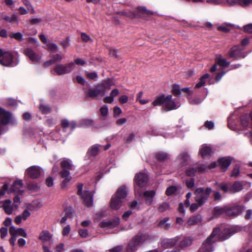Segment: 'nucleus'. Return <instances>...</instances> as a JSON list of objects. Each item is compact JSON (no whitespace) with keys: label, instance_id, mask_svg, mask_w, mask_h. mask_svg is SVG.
<instances>
[{"label":"nucleus","instance_id":"obj_27","mask_svg":"<svg viewBox=\"0 0 252 252\" xmlns=\"http://www.w3.org/2000/svg\"><path fill=\"white\" fill-rule=\"evenodd\" d=\"M98 85L100 88L103 89L104 90V94L105 95L106 90H109L110 89L111 86L113 85V82L110 80H106L103 81L101 84Z\"/></svg>","mask_w":252,"mask_h":252},{"label":"nucleus","instance_id":"obj_8","mask_svg":"<svg viewBox=\"0 0 252 252\" xmlns=\"http://www.w3.org/2000/svg\"><path fill=\"white\" fill-rule=\"evenodd\" d=\"M13 56L8 52H4L0 49V64L3 66H8L11 64Z\"/></svg>","mask_w":252,"mask_h":252},{"label":"nucleus","instance_id":"obj_48","mask_svg":"<svg viewBox=\"0 0 252 252\" xmlns=\"http://www.w3.org/2000/svg\"><path fill=\"white\" fill-rule=\"evenodd\" d=\"M169 208V206L167 203H163L159 206L158 208V210L160 212H163L168 210Z\"/></svg>","mask_w":252,"mask_h":252},{"label":"nucleus","instance_id":"obj_61","mask_svg":"<svg viewBox=\"0 0 252 252\" xmlns=\"http://www.w3.org/2000/svg\"><path fill=\"white\" fill-rule=\"evenodd\" d=\"M127 121V120L126 118H123L119 119L116 121V124L118 126H122L125 124Z\"/></svg>","mask_w":252,"mask_h":252},{"label":"nucleus","instance_id":"obj_39","mask_svg":"<svg viewBox=\"0 0 252 252\" xmlns=\"http://www.w3.org/2000/svg\"><path fill=\"white\" fill-rule=\"evenodd\" d=\"M215 214L216 215H227V207H216L215 208Z\"/></svg>","mask_w":252,"mask_h":252},{"label":"nucleus","instance_id":"obj_13","mask_svg":"<svg viewBox=\"0 0 252 252\" xmlns=\"http://www.w3.org/2000/svg\"><path fill=\"white\" fill-rule=\"evenodd\" d=\"M219 165L222 171H225L232 162V158L230 157L220 158L219 160Z\"/></svg>","mask_w":252,"mask_h":252},{"label":"nucleus","instance_id":"obj_38","mask_svg":"<svg viewBox=\"0 0 252 252\" xmlns=\"http://www.w3.org/2000/svg\"><path fill=\"white\" fill-rule=\"evenodd\" d=\"M168 218H164L162 220H160L159 222L158 225L161 228H163L164 229H168L170 227V224L166 223L168 221Z\"/></svg>","mask_w":252,"mask_h":252},{"label":"nucleus","instance_id":"obj_58","mask_svg":"<svg viewBox=\"0 0 252 252\" xmlns=\"http://www.w3.org/2000/svg\"><path fill=\"white\" fill-rule=\"evenodd\" d=\"M199 206H200L199 205L198 203H197V202L191 204L189 206V209H190V211L194 212L197 209V208H198Z\"/></svg>","mask_w":252,"mask_h":252},{"label":"nucleus","instance_id":"obj_50","mask_svg":"<svg viewBox=\"0 0 252 252\" xmlns=\"http://www.w3.org/2000/svg\"><path fill=\"white\" fill-rule=\"evenodd\" d=\"M240 174V168L239 166L238 165H236L233 168L231 176L234 177H237L239 176Z\"/></svg>","mask_w":252,"mask_h":252},{"label":"nucleus","instance_id":"obj_53","mask_svg":"<svg viewBox=\"0 0 252 252\" xmlns=\"http://www.w3.org/2000/svg\"><path fill=\"white\" fill-rule=\"evenodd\" d=\"M10 36L18 40H20L22 38V34L20 32L12 33Z\"/></svg>","mask_w":252,"mask_h":252},{"label":"nucleus","instance_id":"obj_56","mask_svg":"<svg viewBox=\"0 0 252 252\" xmlns=\"http://www.w3.org/2000/svg\"><path fill=\"white\" fill-rule=\"evenodd\" d=\"M0 237L3 239L7 234V229L5 227H2L0 229Z\"/></svg>","mask_w":252,"mask_h":252},{"label":"nucleus","instance_id":"obj_60","mask_svg":"<svg viewBox=\"0 0 252 252\" xmlns=\"http://www.w3.org/2000/svg\"><path fill=\"white\" fill-rule=\"evenodd\" d=\"M208 169V167L205 165H200L198 168L199 172L203 173Z\"/></svg>","mask_w":252,"mask_h":252},{"label":"nucleus","instance_id":"obj_19","mask_svg":"<svg viewBox=\"0 0 252 252\" xmlns=\"http://www.w3.org/2000/svg\"><path fill=\"white\" fill-rule=\"evenodd\" d=\"M165 108L166 111H170L178 108L175 102L172 100V96L168 95L165 97Z\"/></svg>","mask_w":252,"mask_h":252},{"label":"nucleus","instance_id":"obj_41","mask_svg":"<svg viewBox=\"0 0 252 252\" xmlns=\"http://www.w3.org/2000/svg\"><path fill=\"white\" fill-rule=\"evenodd\" d=\"M39 109L40 111L43 114H48L51 112V108L47 105L40 104Z\"/></svg>","mask_w":252,"mask_h":252},{"label":"nucleus","instance_id":"obj_62","mask_svg":"<svg viewBox=\"0 0 252 252\" xmlns=\"http://www.w3.org/2000/svg\"><path fill=\"white\" fill-rule=\"evenodd\" d=\"M61 125L63 128H65L69 126V122L67 119H63L62 120Z\"/></svg>","mask_w":252,"mask_h":252},{"label":"nucleus","instance_id":"obj_25","mask_svg":"<svg viewBox=\"0 0 252 252\" xmlns=\"http://www.w3.org/2000/svg\"><path fill=\"white\" fill-rule=\"evenodd\" d=\"M177 239H164L162 241L161 245L162 247L168 248L174 246L177 243Z\"/></svg>","mask_w":252,"mask_h":252},{"label":"nucleus","instance_id":"obj_43","mask_svg":"<svg viewBox=\"0 0 252 252\" xmlns=\"http://www.w3.org/2000/svg\"><path fill=\"white\" fill-rule=\"evenodd\" d=\"M241 123L244 127H247L249 126V121L247 116H242L241 118Z\"/></svg>","mask_w":252,"mask_h":252},{"label":"nucleus","instance_id":"obj_18","mask_svg":"<svg viewBox=\"0 0 252 252\" xmlns=\"http://www.w3.org/2000/svg\"><path fill=\"white\" fill-rule=\"evenodd\" d=\"M9 233L11 235H14L16 237L17 236H21L26 238L27 234L25 230L22 228H16L13 226H11L9 229Z\"/></svg>","mask_w":252,"mask_h":252},{"label":"nucleus","instance_id":"obj_54","mask_svg":"<svg viewBox=\"0 0 252 252\" xmlns=\"http://www.w3.org/2000/svg\"><path fill=\"white\" fill-rule=\"evenodd\" d=\"M78 233L82 238H86L88 236V232L86 229H80L78 231Z\"/></svg>","mask_w":252,"mask_h":252},{"label":"nucleus","instance_id":"obj_57","mask_svg":"<svg viewBox=\"0 0 252 252\" xmlns=\"http://www.w3.org/2000/svg\"><path fill=\"white\" fill-rule=\"evenodd\" d=\"M186 172L188 175L191 176L194 175L196 172V170L194 168H189L187 170Z\"/></svg>","mask_w":252,"mask_h":252},{"label":"nucleus","instance_id":"obj_22","mask_svg":"<svg viewBox=\"0 0 252 252\" xmlns=\"http://www.w3.org/2000/svg\"><path fill=\"white\" fill-rule=\"evenodd\" d=\"M127 189L126 186H124L117 189L115 196L124 201L127 196Z\"/></svg>","mask_w":252,"mask_h":252},{"label":"nucleus","instance_id":"obj_21","mask_svg":"<svg viewBox=\"0 0 252 252\" xmlns=\"http://www.w3.org/2000/svg\"><path fill=\"white\" fill-rule=\"evenodd\" d=\"M124 201L122 199L113 196L110 202V207L113 210H118L122 206Z\"/></svg>","mask_w":252,"mask_h":252},{"label":"nucleus","instance_id":"obj_40","mask_svg":"<svg viewBox=\"0 0 252 252\" xmlns=\"http://www.w3.org/2000/svg\"><path fill=\"white\" fill-rule=\"evenodd\" d=\"M156 158L159 160H164L168 158L166 153L162 152H159L156 154Z\"/></svg>","mask_w":252,"mask_h":252},{"label":"nucleus","instance_id":"obj_55","mask_svg":"<svg viewBox=\"0 0 252 252\" xmlns=\"http://www.w3.org/2000/svg\"><path fill=\"white\" fill-rule=\"evenodd\" d=\"M244 29L245 32L252 33V24H249L245 26Z\"/></svg>","mask_w":252,"mask_h":252},{"label":"nucleus","instance_id":"obj_2","mask_svg":"<svg viewBox=\"0 0 252 252\" xmlns=\"http://www.w3.org/2000/svg\"><path fill=\"white\" fill-rule=\"evenodd\" d=\"M61 166L62 171L60 172V174L61 177L64 178L62 182V186L64 187L71 179L69 170L73 169V166L71 164V161L67 159L62 161L61 162Z\"/></svg>","mask_w":252,"mask_h":252},{"label":"nucleus","instance_id":"obj_44","mask_svg":"<svg viewBox=\"0 0 252 252\" xmlns=\"http://www.w3.org/2000/svg\"><path fill=\"white\" fill-rule=\"evenodd\" d=\"M100 113L101 116L103 118V119H105V118L107 116L108 114V109L107 106H103L100 108Z\"/></svg>","mask_w":252,"mask_h":252},{"label":"nucleus","instance_id":"obj_1","mask_svg":"<svg viewBox=\"0 0 252 252\" xmlns=\"http://www.w3.org/2000/svg\"><path fill=\"white\" fill-rule=\"evenodd\" d=\"M220 232L219 228L214 229L211 234L203 243L201 247L197 252H211L213 251L212 247L213 243L217 240L223 241L228 238L229 234L231 233V230L230 229H225L224 231L220 234H219Z\"/></svg>","mask_w":252,"mask_h":252},{"label":"nucleus","instance_id":"obj_49","mask_svg":"<svg viewBox=\"0 0 252 252\" xmlns=\"http://www.w3.org/2000/svg\"><path fill=\"white\" fill-rule=\"evenodd\" d=\"M177 190V189L174 186H171L168 188L166 190V194L167 195L173 194Z\"/></svg>","mask_w":252,"mask_h":252},{"label":"nucleus","instance_id":"obj_12","mask_svg":"<svg viewBox=\"0 0 252 252\" xmlns=\"http://www.w3.org/2000/svg\"><path fill=\"white\" fill-rule=\"evenodd\" d=\"M23 53L32 62H37L41 59V57L35 53L34 51L31 48H27L25 49Z\"/></svg>","mask_w":252,"mask_h":252},{"label":"nucleus","instance_id":"obj_4","mask_svg":"<svg viewBox=\"0 0 252 252\" xmlns=\"http://www.w3.org/2000/svg\"><path fill=\"white\" fill-rule=\"evenodd\" d=\"M219 187L224 192L232 194L239 192L243 189V184L238 181H235L229 187L226 184L221 183L219 185Z\"/></svg>","mask_w":252,"mask_h":252},{"label":"nucleus","instance_id":"obj_36","mask_svg":"<svg viewBox=\"0 0 252 252\" xmlns=\"http://www.w3.org/2000/svg\"><path fill=\"white\" fill-rule=\"evenodd\" d=\"M138 10L140 14L143 17L153 15V13L147 10L145 7H138Z\"/></svg>","mask_w":252,"mask_h":252},{"label":"nucleus","instance_id":"obj_34","mask_svg":"<svg viewBox=\"0 0 252 252\" xmlns=\"http://www.w3.org/2000/svg\"><path fill=\"white\" fill-rule=\"evenodd\" d=\"M94 122L92 119H85L82 120L79 123L81 127H87L93 126Z\"/></svg>","mask_w":252,"mask_h":252},{"label":"nucleus","instance_id":"obj_28","mask_svg":"<svg viewBox=\"0 0 252 252\" xmlns=\"http://www.w3.org/2000/svg\"><path fill=\"white\" fill-rule=\"evenodd\" d=\"M51 238V235L48 231H42L39 236V239L43 242L49 241Z\"/></svg>","mask_w":252,"mask_h":252},{"label":"nucleus","instance_id":"obj_9","mask_svg":"<svg viewBox=\"0 0 252 252\" xmlns=\"http://www.w3.org/2000/svg\"><path fill=\"white\" fill-rule=\"evenodd\" d=\"M245 210V207L242 205L227 207V216L229 217H236L239 215Z\"/></svg>","mask_w":252,"mask_h":252},{"label":"nucleus","instance_id":"obj_63","mask_svg":"<svg viewBox=\"0 0 252 252\" xmlns=\"http://www.w3.org/2000/svg\"><path fill=\"white\" fill-rule=\"evenodd\" d=\"M70 231V227L69 225H67L64 227L62 234L63 235L65 236L69 234Z\"/></svg>","mask_w":252,"mask_h":252},{"label":"nucleus","instance_id":"obj_6","mask_svg":"<svg viewBox=\"0 0 252 252\" xmlns=\"http://www.w3.org/2000/svg\"><path fill=\"white\" fill-rule=\"evenodd\" d=\"M148 181L147 175L143 173H139L134 177V189L136 192L139 193L140 189L144 187Z\"/></svg>","mask_w":252,"mask_h":252},{"label":"nucleus","instance_id":"obj_51","mask_svg":"<svg viewBox=\"0 0 252 252\" xmlns=\"http://www.w3.org/2000/svg\"><path fill=\"white\" fill-rule=\"evenodd\" d=\"M24 5L27 6L28 9L33 14L35 13V10H34L33 7H32V6L31 4V3L28 0H25L24 1Z\"/></svg>","mask_w":252,"mask_h":252},{"label":"nucleus","instance_id":"obj_16","mask_svg":"<svg viewBox=\"0 0 252 252\" xmlns=\"http://www.w3.org/2000/svg\"><path fill=\"white\" fill-rule=\"evenodd\" d=\"M87 95L91 97H95L98 95L103 96L104 95V90L100 88L99 85H97L95 89H89L87 93Z\"/></svg>","mask_w":252,"mask_h":252},{"label":"nucleus","instance_id":"obj_37","mask_svg":"<svg viewBox=\"0 0 252 252\" xmlns=\"http://www.w3.org/2000/svg\"><path fill=\"white\" fill-rule=\"evenodd\" d=\"M165 97L166 96H165L164 95L157 97V98L153 102V105L158 106L160 105L163 103H165Z\"/></svg>","mask_w":252,"mask_h":252},{"label":"nucleus","instance_id":"obj_42","mask_svg":"<svg viewBox=\"0 0 252 252\" xmlns=\"http://www.w3.org/2000/svg\"><path fill=\"white\" fill-rule=\"evenodd\" d=\"M230 24H224L218 27V30L224 32H228L230 31Z\"/></svg>","mask_w":252,"mask_h":252},{"label":"nucleus","instance_id":"obj_33","mask_svg":"<svg viewBox=\"0 0 252 252\" xmlns=\"http://www.w3.org/2000/svg\"><path fill=\"white\" fill-rule=\"evenodd\" d=\"M210 75L206 73L202 76L199 79V82L197 83L195 86V88H200L205 85L206 80L209 78Z\"/></svg>","mask_w":252,"mask_h":252},{"label":"nucleus","instance_id":"obj_30","mask_svg":"<svg viewBox=\"0 0 252 252\" xmlns=\"http://www.w3.org/2000/svg\"><path fill=\"white\" fill-rule=\"evenodd\" d=\"M99 147L100 145H94L89 148L88 154L91 156H95L99 152Z\"/></svg>","mask_w":252,"mask_h":252},{"label":"nucleus","instance_id":"obj_15","mask_svg":"<svg viewBox=\"0 0 252 252\" xmlns=\"http://www.w3.org/2000/svg\"><path fill=\"white\" fill-rule=\"evenodd\" d=\"M225 2L231 6L239 5L245 7L252 4V0H225Z\"/></svg>","mask_w":252,"mask_h":252},{"label":"nucleus","instance_id":"obj_23","mask_svg":"<svg viewBox=\"0 0 252 252\" xmlns=\"http://www.w3.org/2000/svg\"><path fill=\"white\" fill-rule=\"evenodd\" d=\"M199 153L202 157H205L208 156H211L213 152L210 146L207 145H203L200 149Z\"/></svg>","mask_w":252,"mask_h":252},{"label":"nucleus","instance_id":"obj_24","mask_svg":"<svg viewBox=\"0 0 252 252\" xmlns=\"http://www.w3.org/2000/svg\"><path fill=\"white\" fill-rule=\"evenodd\" d=\"M143 242V237L141 235H136L131 241V244L129 245V248H131L132 250H134V247L135 246L138 245Z\"/></svg>","mask_w":252,"mask_h":252},{"label":"nucleus","instance_id":"obj_46","mask_svg":"<svg viewBox=\"0 0 252 252\" xmlns=\"http://www.w3.org/2000/svg\"><path fill=\"white\" fill-rule=\"evenodd\" d=\"M207 3L214 5L224 4L225 0H206Z\"/></svg>","mask_w":252,"mask_h":252},{"label":"nucleus","instance_id":"obj_45","mask_svg":"<svg viewBox=\"0 0 252 252\" xmlns=\"http://www.w3.org/2000/svg\"><path fill=\"white\" fill-rule=\"evenodd\" d=\"M189 158V157L188 155H187V154H183L179 156L178 159L179 160V162L183 163V165H184L183 163L187 161Z\"/></svg>","mask_w":252,"mask_h":252},{"label":"nucleus","instance_id":"obj_32","mask_svg":"<svg viewBox=\"0 0 252 252\" xmlns=\"http://www.w3.org/2000/svg\"><path fill=\"white\" fill-rule=\"evenodd\" d=\"M201 221V218L199 216H193L188 221L186 225L188 226L197 224Z\"/></svg>","mask_w":252,"mask_h":252},{"label":"nucleus","instance_id":"obj_47","mask_svg":"<svg viewBox=\"0 0 252 252\" xmlns=\"http://www.w3.org/2000/svg\"><path fill=\"white\" fill-rule=\"evenodd\" d=\"M172 93L176 96H179L181 94V90L178 85H174L173 86Z\"/></svg>","mask_w":252,"mask_h":252},{"label":"nucleus","instance_id":"obj_17","mask_svg":"<svg viewBox=\"0 0 252 252\" xmlns=\"http://www.w3.org/2000/svg\"><path fill=\"white\" fill-rule=\"evenodd\" d=\"M23 183L22 180H16L12 187L8 190V193L15 192L19 194H22L23 191L20 189L23 187Z\"/></svg>","mask_w":252,"mask_h":252},{"label":"nucleus","instance_id":"obj_26","mask_svg":"<svg viewBox=\"0 0 252 252\" xmlns=\"http://www.w3.org/2000/svg\"><path fill=\"white\" fill-rule=\"evenodd\" d=\"M144 195L146 203L149 204H151L153 198L155 195V191L154 190L146 191L144 192Z\"/></svg>","mask_w":252,"mask_h":252},{"label":"nucleus","instance_id":"obj_10","mask_svg":"<svg viewBox=\"0 0 252 252\" xmlns=\"http://www.w3.org/2000/svg\"><path fill=\"white\" fill-rule=\"evenodd\" d=\"M41 173V168L39 166H32L28 168L25 172L27 176L32 178H38Z\"/></svg>","mask_w":252,"mask_h":252},{"label":"nucleus","instance_id":"obj_31","mask_svg":"<svg viewBox=\"0 0 252 252\" xmlns=\"http://www.w3.org/2000/svg\"><path fill=\"white\" fill-rule=\"evenodd\" d=\"M193 241V239L190 237H185L180 243V246L181 248L187 247L190 246Z\"/></svg>","mask_w":252,"mask_h":252},{"label":"nucleus","instance_id":"obj_14","mask_svg":"<svg viewBox=\"0 0 252 252\" xmlns=\"http://www.w3.org/2000/svg\"><path fill=\"white\" fill-rule=\"evenodd\" d=\"M243 49L240 48L239 45H235L230 49L228 55L230 58L236 60L238 59L241 57V51Z\"/></svg>","mask_w":252,"mask_h":252},{"label":"nucleus","instance_id":"obj_64","mask_svg":"<svg viewBox=\"0 0 252 252\" xmlns=\"http://www.w3.org/2000/svg\"><path fill=\"white\" fill-rule=\"evenodd\" d=\"M123 249V247L121 246H118L113 248L110 250V252H120Z\"/></svg>","mask_w":252,"mask_h":252},{"label":"nucleus","instance_id":"obj_3","mask_svg":"<svg viewBox=\"0 0 252 252\" xmlns=\"http://www.w3.org/2000/svg\"><path fill=\"white\" fill-rule=\"evenodd\" d=\"M212 189L210 188L204 189L203 188H197L195 191V201L199 205H203L208 199Z\"/></svg>","mask_w":252,"mask_h":252},{"label":"nucleus","instance_id":"obj_7","mask_svg":"<svg viewBox=\"0 0 252 252\" xmlns=\"http://www.w3.org/2000/svg\"><path fill=\"white\" fill-rule=\"evenodd\" d=\"M82 189L83 185H79L78 186V193L82 196L85 205L88 207L92 206L93 202L92 192L84 191L82 193Z\"/></svg>","mask_w":252,"mask_h":252},{"label":"nucleus","instance_id":"obj_59","mask_svg":"<svg viewBox=\"0 0 252 252\" xmlns=\"http://www.w3.org/2000/svg\"><path fill=\"white\" fill-rule=\"evenodd\" d=\"M86 75L90 79H94L97 77V74L95 72H88L86 73Z\"/></svg>","mask_w":252,"mask_h":252},{"label":"nucleus","instance_id":"obj_20","mask_svg":"<svg viewBox=\"0 0 252 252\" xmlns=\"http://www.w3.org/2000/svg\"><path fill=\"white\" fill-rule=\"evenodd\" d=\"M120 222V219L117 218L114 219V220L109 221H102L99 226L102 228L108 227L109 228H113L117 226Z\"/></svg>","mask_w":252,"mask_h":252},{"label":"nucleus","instance_id":"obj_11","mask_svg":"<svg viewBox=\"0 0 252 252\" xmlns=\"http://www.w3.org/2000/svg\"><path fill=\"white\" fill-rule=\"evenodd\" d=\"M2 208L6 214L11 215L13 211L17 208V206L13 204L10 200H6L3 203Z\"/></svg>","mask_w":252,"mask_h":252},{"label":"nucleus","instance_id":"obj_35","mask_svg":"<svg viewBox=\"0 0 252 252\" xmlns=\"http://www.w3.org/2000/svg\"><path fill=\"white\" fill-rule=\"evenodd\" d=\"M2 18L5 21L10 23H13L14 22H16L18 21V17L16 15L13 14L10 17H9L7 15L2 16Z\"/></svg>","mask_w":252,"mask_h":252},{"label":"nucleus","instance_id":"obj_52","mask_svg":"<svg viewBox=\"0 0 252 252\" xmlns=\"http://www.w3.org/2000/svg\"><path fill=\"white\" fill-rule=\"evenodd\" d=\"M63 58V55H61L60 54H57L52 57V60L54 63L56 62H60L62 60Z\"/></svg>","mask_w":252,"mask_h":252},{"label":"nucleus","instance_id":"obj_5","mask_svg":"<svg viewBox=\"0 0 252 252\" xmlns=\"http://www.w3.org/2000/svg\"><path fill=\"white\" fill-rule=\"evenodd\" d=\"M75 67V64L73 62H70L66 65L58 64L54 68L52 73H56L58 75H63L70 73Z\"/></svg>","mask_w":252,"mask_h":252},{"label":"nucleus","instance_id":"obj_29","mask_svg":"<svg viewBox=\"0 0 252 252\" xmlns=\"http://www.w3.org/2000/svg\"><path fill=\"white\" fill-rule=\"evenodd\" d=\"M216 63L222 67H227L229 65L230 63L228 62L225 59L222 58L220 55L217 57Z\"/></svg>","mask_w":252,"mask_h":252}]
</instances>
